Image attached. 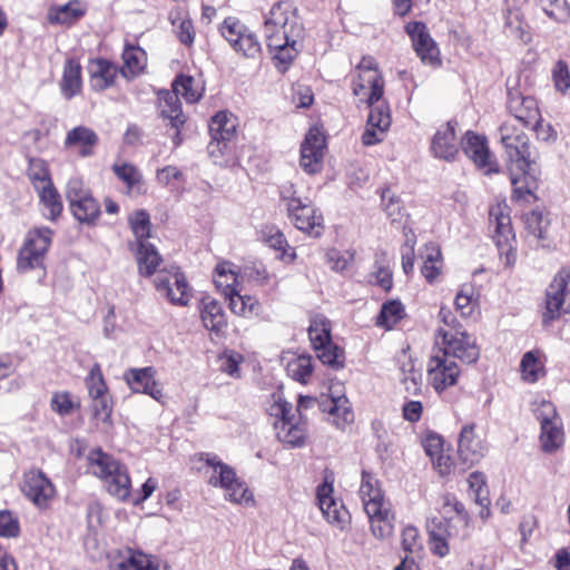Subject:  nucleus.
Instances as JSON below:
<instances>
[{"instance_id":"21","label":"nucleus","mask_w":570,"mask_h":570,"mask_svg":"<svg viewBox=\"0 0 570 570\" xmlns=\"http://www.w3.org/2000/svg\"><path fill=\"white\" fill-rule=\"evenodd\" d=\"M326 146L323 130L317 126L311 127L301 144L299 165L305 173L316 174L322 170Z\"/></svg>"},{"instance_id":"45","label":"nucleus","mask_w":570,"mask_h":570,"mask_svg":"<svg viewBox=\"0 0 570 570\" xmlns=\"http://www.w3.org/2000/svg\"><path fill=\"white\" fill-rule=\"evenodd\" d=\"M435 509L439 514L442 515L446 521L453 517H456L464 524V527L470 525L471 517L468 510L453 493L445 492L440 494L435 502Z\"/></svg>"},{"instance_id":"25","label":"nucleus","mask_w":570,"mask_h":570,"mask_svg":"<svg viewBox=\"0 0 570 570\" xmlns=\"http://www.w3.org/2000/svg\"><path fill=\"white\" fill-rule=\"evenodd\" d=\"M156 370L153 366L129 368L124 379L134 393H142L164 404L165 395L161 384L156 381Z\"/></svg>"},{"instance_id":"16","label":"nucleus","mask_w":570,"mask_h":570,"mask_svg":"<svg viewBox=\"0 0 570 570\" xmlns=\"http://www.w3.org/2000/svg\"><path fill=\"white\" fill-rule=\"evenodd\" d=\"M332 476H325L316 489V500L320 510L328 523L345 530L351 523V514L342 500L334 498Z\"/></svg>"},{"instance_id":"12","label":"nucleus","mask_w":570,"mask_h":570,"mask_svg":"<svg viewBox=\"0 0 570 570\" xmlns=\"http://www.w3.org/2000/svg\"><path fill=\"white\" fill-rule=\"evenodd\" d=\"M220 35L239 55L256 59L262 53V45L255 32L250 31L235 17H227L219 27Z\"/></svg>"},{"instance_id":"49","label":"nucleus","mask_w":570,"mask_h":570,"mask_svg":"<svg viewBox=\"0 0 570 570\" xmlns=\"http://www.w3.org/2000/svg\"><path fill=\"white\" fill-rule=\"evenodd\" d=\"M213 279L217 291L225 299L238 291V274L233 271L232 265L227 262L216 265Z\"/></svg>"},{"instance_id":"64","label":"nucleus","mask_w":570,"mask_h":570,"mask_svg":"<svg viewBox=\"0 0 570 570\" xmlns=\"http://www.w3.org/2000/svg\"><path fill=\"white\" fill-rule=\"evenodd\" d=\"M443 262L442 254L439 248L432 247L429 249L423 264L421 266V274L429 284H433L442 273Z\"/></svg>"},{"instance_id":"43","label":"nucleus","mask_w":570,"mask_h":570,"mask_svg":"<svg viewBox=\"0 0 570 570\" xmlns=\"http://www.w3.org/2000/svg\"><path fill=\"white\" fill-rule=\"evenodd\" d=\"M522 381L534 384L547 375L546 356L540 350H532L523 354L520 362Z\"/></svg>"},{"instance_id":"11","label":"nucleus","mask_w":570,"mask_h":570,"mask_svg":"<svg viewBox=\"0 0 570 570\" xmlns=\"http://www.w3.org/2000/svg\"><path fill=\"white\" fill-rule=\"evenodd\" d=\"M436 343L441 340V347L436 351L445 354L446 357L459 358L466 364L475 363L480 356V347L475 340L466 331L452 333L439 327L435 333Z\"/></svg>"},{"instance_id":"30","label":"nucleus","mask_w":570,"mask_h":570,"mask_svg":"<svg viewBox=\"0 0 570 570\" xmlns=\"http://www.w3.org/2000/svg\"><path fill=\"white\" fill-rule=\"evenodd\" d=\"M230 312L239 317L246 320H259L268 322L269 314L265 309V302H261L256 296L248 294H240L238 289L227 299Z\"/></svg>"},{"instance_id":"34","label":"nucleus","mask_w":570,"mask_h":570,"mask_svg":"<svg viewBox=\"0 0 570 570\" xmlns=\"http://www.w3.org/2000/svg\"><path fill=\"white\" fill-rule=\"evenodd\" d=\"M358 495L364 511L391 503L385 497L381 481L373 472L365 469L361 473Z\"/></svg>"},{"instance_id":"9","label":"nucleus","mask_w":570,"mask_h":570,"mask_svg":"<svg viewBox=\"0 0 570 570\" xmlns=\"http://www.w3.org/2000/svg\"><path fill=\"white\" fill-rule=\"evenodd\" d=\"M499 132L509 168L527 169L533 166L531 142L523 130L510 122H503L499 127Z\"/></svg>"},{"instance_id":"37","label":"nucleus","mask_w":570,"mask_h":570,"mask_svg":"<svg viewBox=\"0 0 570 570\" xmlns=\"http://www.w3.org/2000/svg\"><path fill=\"white\" fill-rule=\"evenodd\" d=\"M259 239L277 253V257L285 263L296 259V250L292 247L284 233L273 224H265L259 229Z\"/></svg>"},{"instance_id":"40","label":"nucleus","mask_w":570,"mask_h":570,"mask_svg":"<svg viewBox=\"0 0 570 570\" xmlns=\"http://www.w3.org/2000/svg\"><path fill=\"white\" fill-rule=\"evenodd\" d=\"M364 512L368 519L370 530L375 538L385 539L392 535L395 521L392 503Z\"/></svg>"},{"instance_id":"59","label":"nucleus","mask_w":570,"mask_h":570,"mask_svg":"<svg viewBox=\"0 0 570 570\" xmlns=\"http://www.w3.org/2000/svg\"><path fill=\"white\" fill-rule=\"evenodd\" d=\"M269 416L274 417V424H282L284 422H293L297 419L296 411L294 412L293 404L285 400L281 393H273L272 401L267 407Z\"/></svg>"},{"instance_id":"2","label":"nucleus","mask_w":570,"mask_h":570,"mask_svg":"<svg viewBox=\"0 0 570 570\" xmlns=\"http://www.w3.org/2000/svg\"><path fill=\"white\" fill-rule=\"evenodd\" d=\"M91 473L98 478L106 492L118 501L127 502L131 498V478L128 466L115 459L101 448L92 449L87 456Z\"/></svg>"},{"instance_id":"48","label":"nucleus","mask_w":570,"mask_h":570,"mask_svg":"<svg viewBox=\"0 0 570 570\" xmlns=\"http://www.w3.org/2000/svg\"><path fill=\"white\" fill-rule=\"evenodd\" d=\"M247 277L248 282L265 295V303L274 302L279 286V281L275 275L269 274L265 267H253Z\"/></svg>"},{"instance_id":"29","label":"nucleus","mask_w":570,"mask_h":570,"mask_svg":"<svg viewBox=\"0 0 570 570\" xmlns=\"http://www.w3.org/2000/svg\"><path fill=\"white\" fill-rule=\"evenodd\" d=\"M156 97L158 115L166 121V126L170 128L185 127L188 117L183 110L179 97L168 89L158 90Z\"/></svg>"},{"instance_id":"36","label":"nucleus","mask_w":570,"mask_h":570,"mask_svg":"<svg viewBox=\"0 0 570 570\" xmlns=\"http://www.w3.org/2000/svg\"><path fill=\"white\" fill-rule=\"evenodd\" d=\"M83 88L82 66L76 57L67 58L63 62L59 89L62 97L70 100L81 95Z\"/></svg>"},{"instance_id":"57","label":"nucleus","mask_w":570,"mask_h":570,"mask_svg":"<svg viewBox=\"0 0 570 570\" xmlns=\"http://www.w3.org/2000/svg\"><path fill=\"white\" fill-rule=\"evenodd\" d=\"M381 205L392 223H402L409 215L401 197L389 186L381 189Z\"/></svg>"},{"instance_id":"50","label":"nucleus","mask_w":570,"mask_h":570,"mask_svg":"<svg viewBox=\"0 0 570 570\" xmlns=\"http://www.w3.org/2000/svg\"><path fill=\"white\" fill-rule=\"evenodd\" d=\"M405 317L404 304L400 299H389L382 304L375 324L385 331H391Z\"/></svg>"},{"instance_id":"52","label":"nucleus","mask_w":570,"mask_h":570,"mask_svg":"<svg viewBox=\"0 0 570 570\" xmlns=\"http://www.w3.org/2000/svg\"><path fill=\"white\" fill-rule=\"evenodd\" d=\"M285 370L292 380L307 385L313 377L314 360L308 354L296 355L288 360Z\"/></svg>"},{"instance_id":"8","label":"nucleus","mask_w":570,"mask_h":570,"mask_svg":"<svg viewBox=\"0 0 570 570\" xmlns=\"http://www.w3.org/2000/svg\"><path fill=\"white\" fill-rule=\"evenodd\" d=\"M53 230L49 227H35L30 229L18 250L17 271L28 273L41 269L46 274V257L52 245Z\"/></svg>"},{"instance_id":"6","label":"nucleus","mask_w":570,"mask_h":570,"mask_svg":"<svg viewBox=\"0 0 570 570\" xmlns=\"http://www.w3.org/2000/svg\"><path fill=\"white\" fill-rule=\"evenodd\" d=\"M570 268L562 267L553 276L544 293V303L541 313L542 324L551 325L563 318L570 321Z\"/></svg>"},{"instance_id":"54","label":"nucleus","mask_w":570,"mask_h":570,"mask_svg":"<svg viewBox=\"0 0 570 570\" xmlns=\"http://www.w3.org/2000/svg\"><path fill=\"white\" fill-rule=\"evenodd\" d=\"M26 176L36 191L53 184L48 163L39 157H28Z\"/></svg>"},{"instance_id":"33","label":"nucleus","mask_w":570,"mask_h":570,"mask_svg":"<svg viewBox=\"0 0 570 570\" xmlns=\"http://www.w3.org/2000/svg\"><path fill=\"white\" fill-rule=\"evenodd\" d=\"M431 151L440 159L446 161L455 160L460 148L456 140L455 126L451 121L442 125L436 130L432 138Z\"/></svg>"},{"instance_id":"27","label":"nucleus","mask_w":570,"mask_h":570,"mask_svg":"<svg viewBox=\"0 0 570 570\" xmlns=\"http://www.w3.org/2000/svg\"><path fill=\"white\" fill-rule=\"evenodd\" d=\"M197 307L203 326L217 337L224 336L228 322L222 303L207 295L199 299Z\"/></svg>"},{"instance_id":"22","label":"nucleus","mask_w":570,"mask_h":570,"mask_svg":"<svg viewBox=\"0 0 570 570\" xmlns=\"http://www.w3.org/2000/svg\"><path fill=\"white\" fill-rule=\"evenodd\" d=\"M20 489L23 495L39 509L49 508L56 495L55 485L39 469L24 472Z\"/></svg>"},{"instance_id":"5","label":"nucleus","mask_w":570,"mask_h":570,"mask_svg":"<svg viewBox=\"0 0 570 570\" xmlns=\"http://www.w3.org/2000/svg\"><path fill=\"white\" fill-rule=\"evenodd\" d=\"M490 226L493 227V242L504 266L517 263V238L511 223V209L505 202H497L489 209Z\"/></svg>"},{"instance_id":"39","label":"nucleus","mask_w":570,"mask_h":570,"mask_svg":"<svg viewBox=\"0 0 570 570\" xmlns=\"http://www.w3.org/2000/svg\"><path fill=\"white\" fill-rule=\"evenodd\" d=\"M321 409L340 430H345L354 422V412L346 396L327 397L322 401Z\"/></svg>"},{"instance_id":"13","label":"nucleus","mask_w":570,"mask_h":570,"mask_svg":"<svg viewBox=\"0 0 570 570\" xmlns=\"http://www.w3.org/2000/svg\"><path fill=\"white\" fill-rule=\"evenodd\" d=\"M460 374L461 370L454 361L433 351L426 364V380L439 396L458 384Z\"/></svg>"},{"instance_id":"28","label":"nucleus","mask_w":570,"mask_h":570,"mask_svg":"<svg viewBox=\"0 0 570 570\" xmlns=\"http://www.w3.org/2000/svg\"><path fill=\"white\" fill-rule=\"evenodd\" d=\"M128 249L135 258L139 276L149 278L161 271L164 258L153 243H128Z\"/></svg>"},{"instance_id":"4","label":"nucleus","mask_w":570,"mask_h":570,"mask_svg":"<svg viewBox=\"0 0 570 570\" xmlns=\"http://www.w3.org/2000/svg\"><path fill=\"white\" fill-rule=\"evenodd\" d=\"M200 460L205 461L207 466L213 468L214 473L209 478V484L215 488H222L225 491V499L227 501L245 507L255 505L256 501L253 492L246 482L237 476L234 468L224 463L215 454H202Z\"/></svg>"},{"instance_id":"19","label":"nucleus","mask_w":570,"mask_h":570,"mask_svg":"<svg viewBox=\"0 0 570 570\" xmlns=\"http://www.w3.org/2000/svg\"><path fill=\"white\" fill-rule=\"evenodd\" d=\"M461 147L465 156L484 174L500 171L495 157L491 154L485 136L475 131H466L461 139Z\"/></svg>"},{"instance_id":"35","label":"nucleus","mask_w":570,"mask_h":570,"mask_svg":"<svg viewBox=\"0 0 570 570\" xmlns=\"http://www.w3.org/2000/svg\"><path fill=\"white\" fill-rule=\"evenodd\" d=\"M509 170L512 185L511 199L525 204H530L532 200L537 202L538 179L531 174L532 166L527 169H518L519 174L513 171V167H510Z\"/></svg>"},{"instance_id":"24","label":"nucleus","mask_w":570,"mask_h":570,"mask_svg":"<svg viewBox=\"0 0 570 570\" xmlns=\"http://www.w3.org/2000/svg\"><path fill=\"white\" fill-rule=\"evenodd\" d=\"M109 570H160L157 557L147 554L141 550L127 548L116 550L109 554Z\"/></svg>"},{"instance_id":"61","label":"nucleus","mask_w":570,"mask_h":570,"mask_svg":"<svg viewBox=\"0 0 570 570\" xmlns=\"http://www.w3.org/2000/svg\"><path fill=\"white\" fill-rule=\"evenodd\" d=\"M91 400L90 409L92 419L104 425L112 426L114 400L110 393L102 396H89Z\"/></svg>"},{"instance_id":"51","label":"nucleus","mask_w":570,"mask_h":570,"mask_svg":"<svg viewBox=\"0 0 570 570\" xmlns=\"http://www.w3.org/2000/svg\"><path fill=\"white\" fill-rule=\"evenodd\" d=\"M128 227L134 235V239L128 243H148L153 235L150 215L142 208L135 209L128 216Z\"/></svg>"},{"instance_id":"44","label":"nucleus","mask_w":570,"mask_h":570,"mask_svg":"<svg viewBox=\"0 0 570 570\" xmlns=\"http://www.w3.org/2000/svg\"><path fill=\"white\" fill-rule=\"evenodd\" d=\"M401 544L407 554L402 559L401 563L395 567V570H419L414 558L409 556L417 554L423 550L422 538L419 529L413 525L405 527L402 531Z\"/></svg>"},{"instance_id":"26","label":"nucleus","mask_w":570,"mask_h":570,"mask_svg":"<svg viewBox=\"0 0 570 570\" xmlns=\"http://www.w3.org/2000/svg\"><path fill=\"white\" fill-rule=\"evenodd\" d=\"M98 145V134L92 128L83 125L68 130L63 139L65 150L75 154L79 158L95 156Z\"/></svg>"},{"instance_id":"18","label":"nucleus","mask_w":570,"mask_h":570,"mask_svg":"<svg viewBox=\"0 0 570 570\" xmlns=\"http://www.w3.org/2000/svg\"><path fill=\"white\" fill-rule=\"evenodd\" d=\"M519 78L512 86L510 81L507 87V109L522 126L530 128L531 124L540 119V107L533 96L524 95L519 88Z\"/></svg>"},{"instance_id":"38","label":"nucleus","mask_w":570,"mask_h":570,"mask_svg":"<svg viewBox=\"0 0 570 570\" xmlns=\"http://www.w3.org/2000/svg\"><path fill=\"white\" fill-rule=\"evenodd\" d=\"M87 13V6L80 0H69L65 4L51 6L48 10V21L52 24L72 26Z\"/></svg>"},{"instance_id":"56","label":"nucleus","mask_w":570,"mask_h":570,"mask_svg":"<svg viewBox=\"0 0 570 570\" xmlns=\"http://www.w3.org/2000/svg\"><path fill=\"white\" fill-rule=\"evenodd\" d=\"M313 351L320 362L334 370L340 371L345 366V351L343 347L333 342V338L323 346H315Z\"/></svg>"},{"instance_id":"1","label":"nucleus","mask_w":570,"mask_h":570,"mask_svg":"<svg viewBox=\"0 0 570 570\" xmlns=\"http://www.w3.org/2000/svg\"><path fill=\"white\" fill-rule=\"evenodd\" d=\"M266 45L274 59L289 65L298 53L304 26L298 9L291 0L275 2L264 19Z\"/></svg>"},{"instance_id":"41","label":"nucleus","mask_w":570,"mask_h":570,"mask_svg":"<svg viewBox=\"0 0 570 570\" xmlns=\"http://www.w3.org/2000/svg\"><path fill=\"white\" fill-rule=\"evenodd\" d=\"M111 170L117 179H119L125 185L126 196L145 194V179L136 165L127 161L115 163L111 166Z\"/></svg>"},{"instance_id":"42","label":"nucleus","mask_w":570,"mask_h":570,"mask_svg":"<svg viewBox=\"0 0 570 570\" xmlns=\"http://www.w3.org/2000/svg\"><path fill=\"white\" fill-rule=\"evenodd\" d=\"M173 92L177 97L181 96L186 104H197L205 94V83L200 79H196L190 75L179 73L171 82Z\"/></svg>"},{"instance_id":"53","label":"nucleus","mask_w":570,"mask_h":570,"mask_svg":"<svg viewBox=\"0 0 570 570\" xmlns=\"http://www.w3.org/2000/svg\"><path fill=\"white\" fill-rule=\"evenodd\" d=\"M308 340L311 347L323 346L332 340V323L321 313H315L309 316V325L307 327Z\"/></svg>"},{"instance_id":"32","label":"nucleus","mask_w":570,"mask_h":570,"mask_svg":"<svg viewBox=\"0 0 570 570\" xmlns=\"http://www.w3.org/2000/svg\"><path fill=\"white\" fill-rule=\"evenodd\" d=\"M276 439L286 449L303 448L308 439V423L305 415H298L293 422L274 424Z\"/></svg>"},{"instance_id":"17","label":"nucleus","mask_w":570,"mask_h":570,"mask_svg":"<svg viewBox=\"0 0 570 570\" xmlns=\"http://www.w3.org/2000/svg\"><path fill=\"white\" fill-rule=\"evenodd\" d=\"M237 127V117L228 110H219L210 118L208 130L212 141L208 149L212 157L225 154L228 144L236 137Z\"/></svg>"},{"instance_id":"14","label":"nucleus","mask_w":570,"mask_h":570,"mask_svg":"<svg viewBox=\"0 0 570 570\" xmlns=\"http://www.w3.org/2000/svg\"><path fill=\"white\" fill-rule=\"evenodd\" d=\"M404 31L411 40L412 49L423 65L434 68L442 65L440 48L423 21L406 22Z\"/></svg>"},{"instance_id":"3","label":"nucleus","mask_w":570,"mask_h":570,"mask_svg":"<svg viewBox=\"0 0 570 570\" xmlns=\"http://www.w3.org/2000/svg\"><path fill=\"white\" fill-rule=\"evenodd\" d=\"M279 195L291 223L298 230L314 238L323 235L325 226L322 212L307 197H299L292 183L282 185Z\"/></svg>"},{"instance_id":"55","label":"nucleus","mask_w":570,"mask_h":570,"mask_svg":"<svg viewBox=\"0 0 570 570\" xmlns=\"http://www.w3.org/2000/svg\"><path fill=\"white\" fill-rule=\"evenodd\" d=\"M540 446L544 453H554L564 444V431L561 420L540 426Z\"/></svg>"},{"instance_id":"62","label":"nucleus","mask_w":570,"mask_h":570,"mask_svg":"<svg viewBox=\"0 0 570 570\" xmlns=\"http://www.w3.org/2000/svg\"><path fill=\"white\" fill-rule=\"evenodd\" d=\"M50 407L58 415L68 416L80 410L81 402L79 399L73 397L70 392L59 391L52 394Z\"/></svg>"},{"instance_id":"46","label":"nucleus","mask_w":570,"mask_h":570,"mask_svg":"<svg viewBox=\"0 0 570 570\" xmlns=\"http://www.w3.org/2000/svg\"><path fill=\"white\" fill-rule=\"evenodd\" d=\"M525 229L538 240L542 242V246L547 247L550 240V225L549 212L541 210L539 208L531 210L524 215Z\"/></svg>"},{"instance_id":"60","label":"nucleus","mask_w":570,"mask_h":570,"mask_svg":"<svg viewBox=\"0 0 570 570\" xmlns=\"http://www.w3.org/2000/svg\"><path fill=\"white\" fill-rule=\"evenodd\" d=\"M355 258V249L341 250L338 248L332 247L328 248L325 253V263L327 266L333 272L341 274L350 271L353 267Z\"/></svg>"},{"instance_id":"20","label":"nucleus","mask_w":570,"mask_h":570,"mask_svg":"<svg viewBox=\"0 0 570 570\" xmlns=\"http://www.w3.org/2000/svg\"><path fill=\"white\" fill-rule=\"evenodd\" d=\"M488 453V444L484 434L475 423H466L462 426L458 439V455L468 466L478 464Z\"/></svg>"},{"instance_id":"47","label":"nucleus","mask_w":570,"mask_h":570,"mask_svg":"<svg viewBox=\"0 0 570 570\" xmlns=\"http://www.w3.org/2000/svg\"><path fill=\"white\" fill-rule=\"evenodd\" d=\"M455 311L464 318L480 315L479 294L471 284H463L454 297Z\"/></svg>"},{"instance_id":"23","label":"nucleus","mask_w":570,"mask_h":570,"mask_svg":"<svg viewBox=\"0 0 570 570\" xmlns=\"http://www.w3.org/2000/svg\"><path fill=\"white\" fill-rule=\"evenodd\" d=\"M87 71L89 88L95 94H102L118 85L119 66L110 59L104 57L90 58Z\"/></svg>"},{"instance_id":"58","label":"nucleus","mask_w":570,"mask_h":570,"mask_svg":"<svg viewBox=\"0 0 570 570\" xmlns=\"http://www.w3.org/2000/svg\"><path fill=\"white\" fill-rule=\"evenodd\" d=\"M37 194L40 204L48 210L45 217L51 222H56L63 212V204L55 184L42 187L40 190H37Z\"/></svg>"},{"instance_id":"15","label":"nucleus","mask_w":570,"mask_h":570,"mask_svg":"<svg viewBox=\"0 0 570 570\" xmlns=\"http://www.w3.org/2000/svg\"><path fill=\"white\" fill-rule=\"evenodd\" d=\"M66 198L73 217L82 224L94 225L100 217V204L91 191L85 189L81 181H71L67 186Z\"/></svg>"},{"instance_id":"31","label":"nucleus","mask_w":570,"mask_h":570,"mask_svg":"<svg viewBox=\"0 0 570 570\" xmlns=\"http://www.w3.org/2000/svg\"><path fill=\"white\" fill-rule=\"evenodd\" d=\"M120 57V75L127 81H132L146 72L148 56L140 46L126 40Z\"/></svg>"},{"instance_id":"10","label":"nucleus","mask_w":570,"mask_h":570,"mask_svg":"<svg viewBox=\"0 0 570 570\" xmlns=\"http://www.w3.org/2000/svg\"><path fill=\"white\" fill-rule=\"evenodd\" d=\"M154 286L156 291L175 306L186 307L193 297V288L179 266L170 265L157 274Z\"/></svg>"},{"instance_id":"7","label":"nucleus","mask_w":570,"mask_h":570,"mask_svg":"<svg viewBox=\"0 0 570 570\" xmlns=\"http://www.w3.org/2000/svg\"><path fill=\"white\" fill-rule=\"evenodd\" d=\"M351 89L353 95L368 107L383 98L385 80L373 57H363L355 67Z\"/></svg>"},{"instance_id":"63","label":"nucleus","mask_w":570,"mask_h":570,"mask_svg":"<svg viewBox=\"0 0 570 570\" xmlns=\"http://www.w3.org/2000/svg\"><path fill=\"white\" fill-rule=\"evenodd\" d=\"M468 484L470 491L474 494L475 502L482 507V511L485 510L487 514H489L491 501L484 473L480 471L472 472L468 478ZM481 513L483 514V512Z\"/></svg>"}]
</instances>
